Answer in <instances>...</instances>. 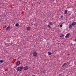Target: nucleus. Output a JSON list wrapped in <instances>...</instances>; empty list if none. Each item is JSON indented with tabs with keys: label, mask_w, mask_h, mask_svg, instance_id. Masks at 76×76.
Segmentation results:
<instances>
[{
	"label": "nucleus",
	"mask_w": 76,
	"mask_h": 76,
	"mask_svg": "<svg viewBox=\"0 0 76 76\" xmlns=\"http://www.w3.org/2000/svg\"><path fill=\"white\" fill-rule=\"evenodd\" d=\"M23 69V66H20L18 67L17 71H18V72H21L22 70Z\"/></svg>",
	"instance_id": "1"
},
{
	"label": "nucleus",
	"mask_w": 76,
	"mask_h": 76,
	"mask_svg": "<svg viewBox=\"0 0 76 76\" xmlns=\"http://www.w3.org/2000/svg\"><path fill=\"white\" fill-rule=\"evenodd\" d=\"M33 56L34 57H36L37 56V52H34L33 53Z\"/></svg>",
	"instance_id": "2"
},
{
	"label": "nucleus",
	"mask_w": 76,
	"mask_h": 76,
	"mask_svg": "<svg viewBox=\"0 0 76 76\" xmlns=\"http://www.w3.org/2000/svg\"><path fill=\"white\" fill-rule=\"evenodd\" d=\"M20 64V61H18L16 63V66H19Z\"/></svg>",
	"instance_id": "3"
},
{
	"label": "nucleus",
	"mask_w": 76,
	"mask_h": 76,
	"mask_svg": "<svg viewBox=\"0 0 76 76\" xmlns=\"http://www.w3.org/2000/svg\"><path fill=\"white\" fill-rule=\"evenodd\" d=\"M49 24H50V26L48 25L47 26H48L49 28H51V26H51V25H53V23H52V22H50Z\"/></svg>",
	"instance_id": "4"
},
{
	"label": "nucleus",
	"mask_w": 76,
	"mask_h": 76,
	"mask_svg": "<svg viewBox=\"0 0 76 76\" xmlns=\"http://www.w3.org/2000/svg\"><path fill=\"white\" fill-rule=\"evenodd\" d=\"M24 70H28V66H25L23 68Z\"/></svg>",
	"instance_id": "5"
},
{
	"label": "nucleus",
	"mask_w": 76,
	"mask_h": 76,
	"mask_svg": "<svg viewBox=\"0 0 76 76\" xmlns=\"http://www.w3.org/2000/svg\"><path fill=\"white\" fill-rule=\"evenodd\" d=\"M72 26H72V24H71L69 26V29H72Z\"/></svg>",
	"instance_id": "6"
},
{
	"label": "nucleus",
	"mask_w": 76,
	"mask_h": 76,
	"mask_svg": "<svg viewBox=\"0 0 76 76\" xmlns=\"http://www.w3.org/2000/svg\"><path fill=\"white\" fill-rule=\"evenodd\" d=\"M70 36V34H67L66 35V36H65V38H67V37H69Z\"/></svg>",
	"instance_id": "7"
},
{
	"label": "nucleus",
	"mask_w": 76,
	"mask_h": 76,
	"mask_svg": "<svg viewBox=\"0 0 76 76\" xmlns=\"http://www.w3.org/2000/svg\"><path fill=\"white\" fill-rule=\"evenodd\" d=\"M31 28L30 27H27V31H30V30H31Z\"/></svg>",
	"instance_id": "8"
},
{
	"label": "nucleus",
	"mask_w": 76,
	"mask_h": 76,
	"mask_svg": "<svg viewBox=\"0 0 76 76\" xmlns=\"http://www.w3.org/2000/svg\"><path fill=\"white\" fill-rule=\"evenodd\" d=\"M72 26H75V25H76V23L75 22H74L72 23Z\"/></svg>",
	"instance_id": "9"
},
{
	"label": "nucleus",
	"mask_w": 76,
	"mask_h": 76,
	"mask_svg": "<svg viewBox=\"0 0 76 76\" xmlns=\"http://www.w3.org/2000/svg\"><path fill=\"white\" fill-rule=\"evenodd\" d=\"M10 26H9L7 28H6V29L7 30V31H8L9 29H10Z\"/></svg>",
	"instance_id": "10"
},
{
	"label": "nucleus",
	"mask_w": 76,
	"mask_h": 76,
	"mask_svg": "<svg viewBox=\"0 0 76 76\" xmlns=\"http://www.w3.org/2000/svg\"><path fill=\"white\" fill-rule=\"evenodd\" d=\"M48 55H49L50 56V55H51V54L52 53H51V52H48Z\"/></svg>",
	"instance_id": "11"
},
{
	"label": "nucleus",
	"mask_w": 76,
	"mask_h": 76,
	"mask_svg": "<svg viewBox=\"0 0 76 76\" xmlns=\"http://www.w3.org/2000/svg\"><path fill=\"white\" fill-rule=\"evenodd\" d=\"M66 65H67V64L66 63H65L62 66V67H64V66H66Z\"/></svg>",
	"instance_id": "12"
},
{
	"label": "nucleus",
	"mask_w": 76,
	"mask_h": 76,
	"mask_svg": "<svg viewBox=\"0 0 76 76\" xmlns=\"http://www.w3.org/2000/svg\"><path fill=\"white\" fill-rule=\"evenodd\" d=\"M64 14H66V15H67V14H68V13H67V10H65Z\"/></svg>",
	"instance_id": "13"
},
{
	"label": "nucleus",
	"mask_w": 76,
	"mask_h": 76,
	"mask_svg": "<svg viewBox=\"0 0 76 76\" xmlns=\"http://www.w3.org/2000/svg\"><path fill=\"white\" fill-rule=\"evenodd\" d=\"M46 72V71H45V70H44L42 71L43 73H45Z\"/></svg>",
	"instance_id": "14"
},
{
	"label": "nucleus",
	"mask_w": 76,
	"mask_h": 76,
	"mask_svg": "<svg viewBox=\"0 0 76 76\" xmlns=\"http://www.w3.org/2000/svg\"><path fill=\"white\" fill-rule=\"evenodd\" d=\"M15 26H19V23H17L15 24Z\"/></svg>",
	"instance_id": "15"
},
{
	"label": "nucleus",
	"mask_w": 76,
	"mask_h": 76,
	"mask_svg": "<svg viewBox=\"0 0 76 76\" xmlns=\"http://www.w3.org/2000/svg\"><path fill=\"white\" fill-rule=\"evenodd\" d=\"M61 38H63V35L62 34H61L60 36Z\"/></svg>",
	"instance_id": "16"
},
{
	"label": "nucleus",
	"mask_w": 76,
	"mask_h": 76,
	"mask_svg": "<svg viewBox=\"0 0 76 76\" xmlns=\"http://www.w3.org/2000/svg\"><path fill=\"white\" fill-rule=\"evenodd\" d=\"M3 60H0V63H3Z\"/></svg>",
	"instance_id": "17"
},
{
	"label": "nucleus",
	"mask_w": 76,
	"mask_h": 76,
	"mask_svg": "<svg viewBox=\"0 0 76 76\" xmlns=\"http://www.w3.org/2000/svg\"><path fill=\"white\" fill-rule=\"evenodd\" d=\"M60 26L61 27H61H62V25H60Z\"/></svg>",
	"instance_id": "18"
},
{
	"label": "nucleus",
	"mask_w": 76,
	"mask_h": 76,
	"mask_svg": "<svg viewBox=\"0 0 76 76\" xmlns=\"http://www.w3.org/2000/svg\"><path fill=\"white\" fill-rule=\"evenodd\" d=\"M74 41H75V42H76V37L75 38V40H74Z\"/></svg>",
	"instance_id": "19"
},
{
	"label": "nucleus",
	"mask_w": 76,
	"mask_h": 76,
	"mask_svg": "<svg viewBox=\"0 0 76 76\" xmlns=\"http://www.w3.org/2000/svg\"><path fill=\"white\" fill-rule=\"evenodd\" d=\"M61 18H63V16H61Z\"/></svg>",
	"instance_id": "20"
},
{
	"label": "nucleus",
	"mask_w": 76,
	"mask_h": 76,
	"mask_svg": "<svg viewBox=\"0 0 76 76\" xmlns=\"http://www.w3.org/2000/svg\"><path fill=\"white\" fill-rule=\"evenodd\" d=\"M5 28H6V27H7V26H5Z\"/></svg>",
	"instance_id": "21"
}]
</instances>
